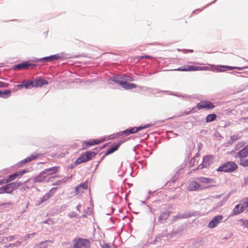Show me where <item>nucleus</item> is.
I'll return each mask as SVG.
<instances>
[{
  "instance_id": "obj_1",
  "label": "nucleus",
  "mask_w": 248,
  "mask_h": 248,
  "mask_svg": "<svg viewBox=\"0 0 248 248\" xmlns=\"http://www.w3.org/2000/svg\"><path fill=\"white\" fill-rule=\"evenodd\" d=\"M74 248H90V241L87 239L76 238L73 241Z\"/></svg>"
},
{
  "instance_id": "obj_16",
  "label": "nucleus",
  "mask_w": 248,
  "mask_h": 248,
  "mask_svg": "<svg viewBox=\"0 0 248 248\" xmlns=\"http://www.w3.org/2000/svg\"><path fill=\"white\" fill-rule=\"evenodd\" d=\"M136 133V131L135 130V127H134L127 129L125 130L122 131V132H119V134L120 135H123L125 134V136H128L130 134H134V133Z\"/></svg>"
},
{
  "instance_id": "obj_37",
  "label": "nucleus",
  "mask_w": 248,
  "mask_h": 248,
  "mask_svg": "<svg viewBox=\"0 0 248 248\" xmlns=\"http://www.w3.org/2000/svg\"><path fill=\"white\" fill-rule=\"evenodd\" d=\"M11 205V202L2 203L0 204V208H1V209H2L3 208H9Z\"/></svg>"
},
{
  "instance_id": "obj_5",
  "label": "nucleus",
  "mask_w": 248,
  "mask_h": 248,
  "mask_svg": "<svg viewBox=\"0 0 248 248\" xmlns=\"http://www.w3.org/2000/svg\"><path fill=\"white\" fill-rule=\"evenodd\" d=\"M206 187L203 186L202 185L199 184L198 181L196 180L191 182L188 187L187 189L188 191H199L203 189L206 188Z\"/></svg>"
},
{
  "instance_id": "obj_8",
  "label": "nucleus",
  "mask_w": 248,
  "mask_h": 248,
  "mask_svg": "<svg viewBox=\"0 0 248 248\" xmlns=\"http://www.w3.org/2000/svg\"><path fill=\"white\" fill-rule=\"evenodd\" d=\"M223 217L221 215H218L215 217L209 223L208 227L209 228H214L216 227L223 219Z\"/></svg>"
},
{
  "instance_id": "obj_10",
  "label": "nucleus",
  "mask_w": 248,
  "mask_h": 248,
  "mask_svg": "<svg viewBox=\"0 0 248 248\" xmlns=\"http://www.w3.org/2000/svg\"><path fill=\"white\" fill-rule=\"evenodd\" d=\"M60 56L58 54H55L47 57H45L40 59H38L36 60V62H51L53 61L57 60L60 59Z\"/></svg>"
},
{
  "instance_id": "obj_57",
  "label": "nucleus",
  "mask_w": 248,
  "mask_h": 248,
  "mask_svg": "<svg viewBox=\"0 0 248 248\" xmlns=\"http://www.w3.org/2000/svg\"><path fill=\"white\" fill-rule=\"evenodd\" d=\"M155 219H156L155 217H153V222H155Z\"/></svg>"
},
{
  "instance_id": "obj_62",
  "label": "nucleus",
  "mask_w": 248,
  "mask_h": 248,
  "mask_svg": "<svg viewBox=\"0 0 248 248\" xmlns=\"http://www.w3.org/2000/svg\"><path fill=\"white\" fill-rule=\"evenodd\" d=\"M218 70L219 71H220V72L222 71V70H221V69H220L219 70L218 69Z\"/></svg>"
},
{
  "instance_id": "obj_50",
  "label": "nucleus",
  "mask_w": 248,
  "mask_h": 248,
  "mask_svg": "<svg viewBox=\"0 0 248 248\" xmlns=\"http://www.w3.org/2000/svg\"><path fill=\"white\" fill-rule=\"evenodd\" d=\"M27 172L26 170H23L22 171H18L20 176H22L23 174Z\"/></svg>"
},
{
  "instance_id": "obj_33",
  "label": "nucleus",
  "mask_w": 248,
  "mask_h": 248,
  "mask_svg": "<svg viewBox=\"0 0 248 248\" xmlns=\"http://www.w3.org/2000/svg\"><path fill=\"white\" fill-rule=\"evenodd\" d=\"M240 165L243 167H248V158H241L240 160Z\"/></svg>"
},
{
  "instance_id": "obj_23",
  "label": "nucleus",
  "mask_w": 248,
  "mask_h": 248,
  "mask_svg": "<svg viewBox=\"0 0 248 248\" xmlns=\"http://www.w3.org/2000/svg\"><path fill=\"white\" fill-rule=\"evenodd\" d=\"M38 156V155L37 154L34 155V154L32 155H30V156L27 157L25 159H23L21 161L22 163H26L30 162L34 159H35Z\"/></svg>"
},
{
  "instance_id": "obj_2",
  "label": "nucleus",
  "mask_w": 248,
  "mask_h": 248,
  "mask_svg": "<svg viewBox=\"0 0 248 248\" xmlns=\"http://www.w3.org/2000/svg\"><path fill=\"white\" fill-rule=\"evenodd\" d=\"M237 168V165L232 161H229L220 166L217 170L225 172H231L234 171Z\"/></svg>"
},
{
  "instance_id": "obj_58",
  "label": "nucleus",
  "mask_w": 248,
  "mask_h": 248,
  "mask_svg": "<svg viewBox=\"0 0 248 248\" xmlns=\"http://www.w3.org/2000/svg\"><path fill=\"white\" fill-rule=\"evenodd\" d=\"M232 140H235V136H233L232 137Z\"/></svg>"
},
{
  "instance_id": "obj_20",
  "label": "nucleus",
  "mask_w": 248,
  "mask_h": 248,
  "mask_svg": "<svg viewBox=\"0 0 248 248\" xmlns=\"http://www.w3.org/2000/svg\"><path fill=\"white\" fill-rule=\"evenodd\" d=\"M59 169V167L58 166H54L53 167L49 168L48 169H45V171L46 172V173L48 174V175L49 176L50 175L54 174L57 172Z\"/></svg>"
},
{
  "instance_id": "obj_7",
  "label": "nucleus",
  "mask_w": 248,
  "mask_h": 248,
  "mask_svg": "<svg viewBox=\"0 0 248 248\" xmlns=\"http://www.w3.org/2000/svg\"><path fill=\"white\" fill-rule=\"evenodd\" d=\"M212 163V156L207 155L204 156L202 159V162L198 167V169L202 170L203 168H208Z\"/></svg>"
},
{
  "instance_id": "obj_36",
  "label": "nucleus",
  "mask_w": 248,
  "mask_h": 248,
  "mask_svg": "<svg viewBox=\"0 0 248 248\" xmlns=\"http://www.w3.org/2000/svg\"><path fill=\"white\" fill-rule=\"evenodd\" d=\"M21 242H20V241H16L15 243H14V244H10L9 245V246H8V247H11L12 248H13L14 247H20V246L21 245Z\"/></svg>"
},
{
  "instance_id": "obj_6",
  "label": "nucleus",
  "mask_w": 248,
  "mask_h": 248,
  "mask_svg": "<svg viewBox=\"0 0 248 248\" xmlns=\"http://www.w3.org/2000/svg\"><path fill=\"white\" fill-rule=\"evenodd\" d=\"M21 185L22 183L20 182H14L5 185L4 186L6 193L10 194L14 190L16 189L17 187L21 186Z\"/></svg>"
},
{
  "instance_id": "obj_28",
  "label": "nucleus",
  "mask_w": 248,
  "mask_h": 248,
  "mask_svg": "<svg viewBox=\"0 0 248 248\" xmlns=\"http://www.w3.org/2000/svg\"><path fill=\"white\" fill-rule=\"evenodd\" d=\"M10 90H5L4 91H0V97L2 98L8 97L11 94Z\"/></svg>"
},
{
  "instance_id": "obj_39",
  "label": "nucleus",
  "mask_w": 248,
  "mask_h": 248,
  "mask_svg": "<svg viewBox=\"0 0 248 248\" xmlns=\"http://www.w3.org/2000/svg\"><path fill=\"white\" fill-rule=\"evenodd\" d=\"M222 67H226V68H227L228 69H230V70H232V69H237V70H243L245 68L244 67H232V66H223Z\"/></svg>"
},
{
  "instance_id": "obj_59",
  "label": "nucleus",
  "mask_w": 248,
  "mask_h": 248,
  "mask_svg": "<svg viewBox=\"0 0 248 248\" xmlns=\"http://www.w3.org/2000/svg\"><path fill=\"white\" fill-rule=\"evenodd\" d=\"M128 80H129V81H133V78H129L128 79Z\"/></svg>"
},
{
  "instance_id": "obj_61",
  "label": "nucleus",
  "mask_w": 248,
  "mask_h": 248,
  "mask_svg": "<svg viewBox=\"0 0 248 248\" xmlns=\"http://www.w3.org/2000/svg\"><path fill=\"white\" fill-rule=\"evenodd\" d=\"M189 113H190V111H189V112H185V115H187V114H188Z\"/></svg>"
},
{
  "instance_id": "obj_35",
  "label": "nucleus",
  "mask_w": 248,
  "mask_h": 248,
  "mask_svg": "<svg viewBox=\"0 0 248 248\" xmlns=\"http://www.w3.org/2000/svg\"><path fill=\"white\" fill-rule=\"evenodd\" d=\"M239 222L242 223L241 225L245 228H248V220L239 219Z\"/></svg>"
},
{
  "instance_id": "obj_25",
  "label": "nucleus",
  "mask_w": 248,
  "mask_h": 248,
  "mask_svg": "<svg viewBox=\"0 0 248 248\" xmlns=\"http://www.w3.org/2000/svg\"><path fill=\"white\" fill-rule=\"evenodd\" d=\"M239 204H240V207L244 211L248 207V198L244 199Z\"/></svg>"
},
{
  "instance_id": "obj_52",
  "label": "nucleus",
  "mask_w": 248,
  "mask_h": 248,
  "mask_svg": "<svg viewBox=\"0 0 248 248\" xmlns=\"http://www.w3.org/2000/svg\"><path fill=\"white\" fill-rule=\"evenodd\" d=\"M244 182L245 184L248 185V176H247L246 177H245Z\"/></svg>"
},
{
  "instance_id": "obj_47",
  "label": "nucleus",
  "mask_w": 248,
  "mask_h": 248,
  "mask_svg": "<svg viewBox=\"0 0 248 248\" xmlns=\"http://www.w3.org/2000/svg\"><path fill=\"white\" fill-rule=\"evenodd\" d=\"M6 193L5 188L4 186L0 187V194Z\"/></svg>"
},
{
  "instance_id": "obj_34",
  "label": "nucleus",
  "mask_w": 248,
  "mask_h": 248,
  "mask_svg": "<svg viewBox=\"0 0 248 248\" xmlns=\"http://www.w3.org/2000/svg\"><path fill=\"white\" fill-rule=\"evenodd\" d=\"M202 240H198L195 241L193 243L194 248H198L200 246H202Z\"/></svg>"
},
{
  "instance_id": "obj_13",
  "label": "nucleus",
  "mask_w": 248,
  "mask_h": 248,
  "mask_svg": "<svg viewBox=\"0 0 248 248\" xmlns=\"http://www.w3.org/2000/svg\"><path fill=\"white\" fill-rule=\"evenodd\" d=\"M126 78H124V76L120 77V76H116L114 77L109 79L110 80L116 83L119 84L120 85H121L124 80H126Z\"/></svg>"
},
{
  "instance_id": "obj_40",
  "label": "nucleus",
  "mask_w": 248,
  "mask_h": 248,
  "mask_svg": "<svg viewBox=\"0 0 248 248\" xmlns=\"http://www.w3.org/2000/svg\"><path fill=\"white\" fill-rule=\"evenodd\" d=\"M197 71L209 70V67L208 66H197Z\"/></svg>"
},
{
  "instance_id": "obj_60",
  "label": "nucleus",
  "mask_w": 248,
  "mask_h": 248,
  "mask_svg": "<svg viewBox=\"0 0 248 248\" xmlns=\"http://www.w3.org/2000/svg\"><path fill=\"white\" fill-rule=\"evenodd\" d=\"M171 95H175V96H180L178 94H171Z\"/></svg>"
},
{
  "instance_id": "obj_54",
  "label": "nucleus",
  "mask_w": 248,
  "mask_h": 248,
  "mask_svg": "<svg viewBox=\"0 0 248 248\" xmlns=\"http://www.w3.org/2000/svg\"><path fill=\"white\" fill-rule=\"evenodd\" d=\"M57 188L56 187H53L52 188H51L50 190H51V194H52V195H53V191H55L56 190Z\"/></svg>"
},
{
  "instance_id": "obj_3",
  "label": "nucleus",
  "mask_w": 248,
  "mask_h": 248,
  "mask_svg": "<svg viewBox=\"0 0 248 248\" xmlns=\"http://www.w3.org/2000/svg\"><path fill=\"white\" fill-rule=\"evenodd\" d=\"M96 155V153L92 151L87 152L84 154H82L76 160V164H79L83 162H87L91 160L93 157Z\"/></svg>"
},
{
  "instance_id": "obj_19",
  "label": "nucleus",
  "mask_w": 248,
  "mask_h": 248,
  "mask_svg": "<svg viewBox=\"0 0 248 248\" xmlns=\"http://www.w3.org/2000/svg\"><path fill=\"white\" fill-rule=\"evenodd\" d=\"M239 155L240 157L242 158H245L248 156V145L244 147L239 152Z\"/></svg>"
},
{
  "instance_id": "obj_56",
  "label": "nucleus",
  "mask_w": 248,
  "mask_h": 248,
  "mask_svg": "<svg viewBox=\"0 0 248 248\" xmlns=\"http://www.w3.org/2000/svg\"><path fill=\"white\" fill-rule=\"evenodd\" d=\"M79 207H80V205H78L76 207V209H77L78 211H79Z\"/></svg>"
},
{
  "instance_id": "obj_21",
  "label": "nucleus",
  "mask_w": 248,
  "mask_h": 248,
  "mask_svg": "<svg viewBox=\"0 0 248 248\" xmlns=\"http://www.w3.org/2000/svg\"><path fill=\"white\" fill-rule=\"evenodd\" d=\"M31 65H32L30 64L28 62H23V63H19V64H18L17 65H14L13 66V68L14 69H20L23 68L29 67V66H31Z\"/></svg>"
},
{
  "instance_id": "obj_55",
  "label": "nucleus",
  "mask_w": 248,
  "mask_h": 248,
  "mask_svg": "<svg viewBox=\"0 0 248 248\" xmlns=\"http://www.w3.org/2000/svg\"><path fill=\"white\" fill-rule=\"evenodd\" d=\"M17 87L18 88H22L23 87H24V84H23V82L21 84L18 85Z\"/></svg>"
},
{
  "instance_id": "obj_45",
  "label": "nucleus",
  "mask_w": 248,
  "mask_h": 248,
  "mask_svg": "<svg viewBox=\"0 0 248 248\" xmlns=\"http://www.w3.org/2000/svg\"><path fill=\"white\" fill-rule=\"evenodd\" d=\"M34 234H35V233H33L29 234H26L24 236V240L25 241V240H27L28 239H29V238L31 237V236H32Z\"/></svg>"
},
{
  "instance_id": "obj_22",
  "label": "nucleus",
  "mask_w": 248,
  "mask_h": 248,
  "mask_svg": "<svg viewBox=\"0 0 248 248\" xmlns=\"http://www.w3.org/2000/svg\"><path fill=\"white\" fill-rule=\"evenodd\" d=\"M35 87H41L44 85H47L48 84L47 82L43 79H39L37 80H35L34 81Z\"/></svg>"
},
{
  "instance_id": "obj_44",
  "label": "nucleus",
  "mask_w": 248,
  "mask_h": 248,
  "mask_svg": "<svg viewBox=\"0 0 248 248\" xmlns=\"http://www.w3.org/2000/svg\"><path fill=\"white\" fill-rule=\"evenodd\" d=\"M77 215V214L76 212H71L68 215V216L71 218H72L74 217H76Z\"/></svg>"
},
{
  "instance_id": "obj_4",
  "label": "nucleus",
  "mask_w": 248,
  "mask_h": 248,
  "mask_svg": "<svg viewBox=\"0 0 248 248\" xmlns=\"http://www.w3.org/2000/svg\"><path fill=\"white\" fill-rule=\"evenodd\" d=\"M58 176H55L48 177L49 175L44 170L41 173H40L37 177L34 179V182L35 183L46 182L50 181V179L53 178L58 177Z\"/></svg>"
},
{
  "instance_id": "obj_14",
  "label": "nucleus",
  "mask_w": 248,
  "mask_h": 248,
  "mask_svg": "<svg viewBox=\"0 0 248 248\" xmlns=\"http://www.w3.org/2000/svg\"><path fill=\"white\" fill-rule=\"evenodd\" d=\"M169 215L170 213L168 211H165L161 213L158 217V221L161 223H164V221L168 218Z\"/></svg>"
},
{
  "instance_id": "obj_15",
  "label": "nucleus",
  "mask_w": 248,
  "mask_h": 248,
  "mask_svg": "<svg viewBox=\"0 0 248 248\" xmlns=\"http://www.w3.org/2000/svg\"><path fill=\"white\" fill-rule=\"evenodd\" d=\"M122 142L120 141L115 145L108 148L107 150L106 155L111 154L118 150L119 147L121 144Z\"/></svg>"
},
{
  "instance_id": "obj_49",
  "label": "nucleus",
  "mask_w": 248,
  "mask_h": 248,
  "mask_svg": "<svg viewBox=\"0 0 248 248\" xmlns=\"http://www.w3.org/2000/svg\"><path fill=\"white\" fill-rule=\"evenodd\" d=\"M8 86V84L0 81V88L6 87Z\"/></svg>"
},
{
  "instance_id": "obj_51",
  "label": "nucleus",
  "mask_w": 248,
  "mask_h": 248,
  "mask_svg": "<svg viewBox=\"0 0 248 248\" xmlns=\"http://www.w3.org/2000/svg\"><path fill=\"white\" fill-rule=\"evenodd\" d=\"M151 57H152L149 55H145V56L140 57V58L150 59Z\"/></svg>"
},
{
  "instance_id": "obj_32",
  "label": "nucleus",
  "mask_w": 248,
  "mask_h": 248,
  "mask_svg": "<svg viewBox=\"0 0 248 248\" xmlns=\"http://www.w3.org/2000/svg\"><path fill=\"white\" fill-rule=\"evenodd\" d=\"M19 176H20L17 171V172H16L15 173H14L9 175L8 179L9 181L10 182V181L15 180L16 178H17Z\"/></svg>"
},
{
  "instance_id": "obj_42",
  "label": "nucleus",
  "mask_w": 248,
  "mask_h": 248,
  "mask_svg": "<svg viewBox=\"0 0 248 248\" xmlns=\"http://www.w3.org/2000/svg\"><path fill=\"white\" fill-rule=\"evenodd\" d=\"M5 240H6L7 241H11L14 239H16L17 238L16 235H11L8 237H6Z\"/></svg>"
},
{
  "instance_id": "obj_31",
  "label": "nucleus",
  "mask_w": 248,
  "mask_h": 248,
  "mask_svg": "<svg viewBox=\"0 0 248 248\" xmlns=\"http://www.w3.org/2000/svg\"><path fill=\"white\" fill-rule=\"evenodd\" d=\"M51 190H49V191L46 193L42 198L41 199V202H43L47 200H48L52 196Z\"/></svg>"
},
{
  "instance_id": "obj_17",
  "label": "nucleus",
  "mask_w": 248,
  "mask_h": 248,
  "mask_svg": "<svg viewBox=\"0 0 248 248\" xmlns=\"http://www.w3.org/2000/svg\"><path fill=\"white\" fill-rule=\"evenodd\" d=\"M196 180L199 183L203 184H208L212 182L213 179L210 178H206L203 177H200L196 178Z\"/></svg>"
},
{
  "instance_id": "obj_53",
  "label": "nucleus",
  "mask_w": 248,
  "mask_h": 248,
  "mask_svg": "<svg viewBox=\"0 0 248 248\" xmlns=\"http://www.w3.org/2000/svg\"><path fill=\"white\" fill-rule=\"evenodd\" d=\"M60 185V183L59 182V181H57L55 183H53V186H56V185Z\"/></svg>"
},
{
  "instance_id": "obj_30",
  "label": "nucleus",
  "mask_w": 248,
  "mask_h": 248,
  "mask_svg": "<svg viewBox=\"0 0 248 248\" xmlns=\"http://www.w3.org/2000/svg\"><path fill=\"white\" fill-rule=\"evenodd\" d=\"M217 118V115L215 114H210L207 116L206 118V122L209 123L214 121Z\"/></svg>"
},
{
  "instance_id": "obj_9",
  "label": "nucleus",
  "mask_w": 248,
  "mask_h": 248,
  "mask_svg": "<svg viewBox=\"0 0 248 248\" xmlns=\"http://www.w3.org/2000/svg\"><path fill=\"white\" fill-rule=\"evenodd\" d=\"M197 108L199 109L202 108L213 109L215 108V106L210 102L204 101L198 103L197 105Z\"/></svg>"
},
{
  "instance_id": "obj_12",
  "label": "nucleus",
  "mask_w": 248,
  "mask_h": 248,
  "mask_svg": "<svg viewBox=\"0 0 248 248\" xmlns=\"http://www.w3.org/2000/svg\"><path fill=\"white\" fill-rule=\"evenodd\" d=\"M123 88L125 90H129L135 88L137 85L134 83H130L124 80L122 84L121 85Z\"/></svg>"
},
{
  "instance_id": "obj_11",
  "label": "nucleus",
  "mask_w": 248,
  "mask_h": 248,
  "mask_svg": "<svg viewBox=\"0 0 248 248\" xmlns=\"http://www.w3.org/2000/svg\"><path fill=\"white\" fill-rule=\"evenodd\" d=\"M87 188V185L85 183H81L76 187L75 193L76 194H80L84 192V190Z\"/></svg>"
},
{
  "instance_id": "obj_43",
  "label": "nucleus",
  "mask_w": 248,
  "mask_h": 248,
  "mask_svg": "<svg viewBox=\"0 0 248 248\" xmlns=\"http://www.w3.org/2000/svg\"><path fill=\"white\" fill-rule=\"evenodd\" d=\"M9 181L8 178L6 179H2L0 181V185H2L4 184H6L9 183Z\"/></svg>"
},
{
  "instance_id": "obj_26",
  "label": "nucleus",
  "mask_w": 248,
  "mask_h": 248,
  "mask_svg": "<svg viewBox=\"0 0 248 248\" xmlns=\"http://www.w3.org/2000/svg\"><path fill=\"white\" fill-rule=\"evenodd\" d=\"M23 84H24V87L26 89H28L31 87H35L34 82H33L32 81L29 80V81L23 82Z\"/></svg>"
},
{
  "instance_id": "obj_38",
  "label": "nucleus",
  "mask_w": 248,
  "mask_h": 248,
  "mask_svg": "<svg viewBox=\"0 0 248 248\" xmlns=\"http://www.w3.org/2000/svg\"><path fill=\"white\" fill-rule=\"evenodd\" d=\"M149 126H150L149 124H145L144 126H139V127H135V130H136V132H137L138 131H140V130H141L142 129L146 128L149 127Z\"/></svg>"
},
{
  "instance_id": "obj_27",
  "label": "nucleus",
  "mask_w": 248,
  "mask_h": 248,
  "mask_svg": "<svg viewBox=\"0 0 248 248\" xmlns=\"http://www.w3.org/2000/svg\"><path fill=\"white\" fill-rule=\"evenodd\" d=\"M240 204L236 205L233 210V214L234 215H237L243 212V210L240 207Z\"/></svg>"
},
{
  "instance_id": "obj_46",
  "label": "nucleus",
  "mask_w": 248,
  "mask_h": 248,
  "mask_svg": "<svg viewBox=\"0 0 248 248\" xmlns=\"http://www.w3.org/2000/svg\"><path fill=\"white\" fill-rule=\"evenodd\" d=\"M102 248H110V246L106 243L100 244Z\"/></svg>"
},
{
  "instance_id": "obj_18",
  "label": "nucleus",
  "mask_w": 248,
  "mask_h": 248,
  "mask_svg": "<svg viewBox=\"0 0 248 248\" xmlns=\"http://www.w3.org/2000/svg\"><path fill=\"white\" fill-rule=\"evenodd\" d=\"M197 66L193 65H188L186 68H183L182 67H179L177 69H174V71H197Z\"/></svg>"
},
{
  "instance_id": "obj_29",
  "label": "nucleus",
  "mask_w": 248,
  "mask_h": 248,
  "mask_svg": "<svg viewBox=\"0 0 248 248\" xmlns=\"http://www.w3.org/2000/svg\"><path fill=\"white\" fill-rule=\"evenodd\" d=\"M48 240L41 242L40 244L36 245L34 248H47V243Z\"/></svg>"
},
{
  "instance_id": "obj_48",
  "label": "nucleus",
  "mask_w": 248,
  "mask_h": 248,
  "mask_svg": "<svg viewBox=\"0 0 248 248\" xmlns=\"http://www.w3.org/2000/svg\"><path fill=\"white\" fill-rule=\"evenodd\" d=\"M70 177H65L62 180H59V182L61 184L65 183Z\"/></svg>"
},
{
  "instance_id": "obj_24",
  "label": "nucleus",
  "mask_w": 248,
  "mask_h": 248,
  "mask_svg": "<svg viewBox=\"0 0 248 248\" xmlns=\"http://www.w3.org/2000/svg\"><path fill=\"white\" fill-rule=\"evenodd\" d=\"M38 156V155L37 154L34 155V154L32 155H30V156L27 157L25 159H23L21 161L22 163H26L30 162L34 159H35Z\"/></svg>"
},
{
  "instance_id": "obj_41",
  "label": "nucleus",
  "mask_w": 248,
  "mask_h": 248,
  "mask_svg": "<svg viewBox=\"0 0 248 248\" xmlns=\"http://www.w3.org/2000/svg\"><path fill=\"white\" fill-rule=\"evenodd\" d=\"M98 143V141L96 142L95 140L90 141H88V142H85V144L87 146L93 145H95V144H97Z\"/></svg>"
},
{
  "instance_id": "obj_63",
  "label": "nucleus",
  "mask_w": 248,
  "mask_h": 248,
  "mask_svg": "<svg viewBox=\"0 0 248 248\" xmlns=\"http://www.w3.org/2000/svg\"><path fill=\"white\" fill-rule=\"evenodd\" d=\"M246 248H248V245L246 246Z\"/></svg>"
}]
</instances>
